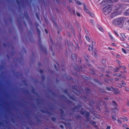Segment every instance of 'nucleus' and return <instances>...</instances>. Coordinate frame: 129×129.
<instances>
[{
    "label": "nucleus",
    "instance_id": "f257e3e1",
    "mask_svg": "<svg viewBox=\"0 0 129 129\" xmlns=\"http://www.w3.org/2000/svg\"><path fill=\"white\" fill-rule=\"evenodd\" d=\"M126 20V18L124 17L116 18L112 21L113 24L115 25H118L120 27H122Z\"/></svg>",
    "mask_w": 129,
    "mask_h": 129
},
{
    "label": "nucleus",
    "instance_id": "f03ea898",
    "mask_svg": "<svg viewBox=\"0 0 129 129\" xmlns=\"http://www.w3.org/2000/svg\"><path fill=\"white\" fill-rule=\"evenodd\" d=\"M104 4H105L102 5L101 2V5L103 6H105L103 9L104 14L105 15H107L111 12L112 10L111 7L112 6V5L107 2L105 3Z\"/></svg>",
    "mask_w": 129,
    "mask_h": 129
},
{
    "label": "nucleus",
    "instance_id": "7ed1b4c3",
    "mask_svg": "<svg viewBox=\"0 0 129 129\" xmlns=\"http://www.w3.org/2000/svg\"><path fill=\"white\" fill-rule=\"evenodd\" d=\"M118 0H103L102 2V4H105V3L106 2L108 3L109 4H110L113 2H118Z\"/></svg>",
    "mask_w": 129,
    "mask_h": 129
},
{
    "label": "nucleus",
    "instance_id": "20e7f679",
    "mask_svg": "<svg viewBox=\"0 0 129 129\" xmlns=\"http://www.w3.org/2000/svg\"><path fill=\"white\" fill-rule=\"evenodd\" d=\"M41 111L42 113L47 114L49 115V116H50L53 115L52 113L48 111V110L45 111L42 109L41 110Z\"/></svg>",
    "mask_w": 129,
    "mask_h": 129
},
{
    "label": "nucleus",
    "instance_id": "39448f33",
    "mask_svg": "<svg viewBox=\"0 0 129 129\" xmlns=\"http://www.w3.org/2000/svg\"><path fill=\"white\" fill-rule=\"evenodd\" d=\"M120 38L121 40L122 41H124L126 37L124 34L121 33L120 34Z\"/></svg>",
    "mask_w": 129,
    "mask_h": 129
},
{
    "label": "nucleus",
    "instance_id": "423d86ee",
    "mask_svg": "<svg viewBox=\"0 0 129 129\" xmlns=\"http://www.w3.org/2000/svg\"><path fill=\"white\" fill-rule=\"evenodd\" d=\"M123 5L121 4H118L116 5L115 6L116 9H118L120 8H122Z\"/></svg>",
    "mask_w": 129,
    "mask_h": 129
},
{
    "label": "nucleus",
    "instance_id": "0eeeda50",
    "mask_svg": "<svg viewBox=\"0 0 129 129\" xmlns=\"http://www.w3.org/2000/svg\"><path fill=\"white\" fill-rule=\"evenodd\" d=\"M120 119L121 121H122L125 122L127 121V119L126 117H123L122 118H120Z\"/></svg>",
    "mask_w": 129,
    "mask_h": 129
},
{
    "label": "nucleus",
    "instance_id": "6e6552de",
    "mask_svg": "<svg viewBox=\"0 0 129 129\" xmlns=\"http://www.w3.org/2000/svg\"><path fill=\"white\" fill-rule=\"evenodd\" d=\"M124 14L125 16L129 15V9L126 10V11L124 12Z\"/></svg>",
    "mask_w": 129,
    "mask_h": 129
},
{
    "label": "nucleus",
    "instance_id": "1a4fd4ad",
    "mask_svg": "<svg viewBox=\"0 0 129 129\" xmlns=\"http://www.w3.org/2000/svg\"><path fill=\"white\" fill-rule=\"evenodd\" d=\"M116 15V13L115 12H114L112 13H111V17L113 18Z\"/></svg>",
    "mask_w": 129,
    "mask_h": 129
},
{
    "label": "nucleus",
    "instance_id": "9d476101",
    "mask_svg": "<svg viewBox=\"0 0 129 129\" xmlns=\"http://www.w3.org/2000/svg\"><path fill=\"white\" fill-rule=\"evenodd\" d=\"M116 115H112V119L113 121L116 120Z\"/></svg>",
    "mask_w": 129,
    "mask_h": 129
},
{
    "label": "nucleus",
    "instance_id": "9b49d317",
    "mask_svg": "<svg viewBox=\"0 0 129 129\" xmlns=\"http://www.w3.org/2000/svg\"><path fill=\"white\" fill-rule=\"evenodd\" d=\"M38 117L37 116H36L35 117V119H36L37 122L39 124H40L41 123V121L40 120L38 119Z\"/></svg>",
    "mask_w": 129,
    "mask_h": 129
},
{
    "label": "nucleus",
    "instance_id": "f8f14e48",
    "mask_svg": "<svg viewBox=\"0 0 129 129\" xmlns=\"http://www.w3.org/2000/svg\"><path fill=\"white\" fill-rule=\"evenodd\" d=\"M71 58L72 59L75 60L76 59V55L74 54H72L71 55Z\"/></svg>",
    "mask_w": 129,
    "mask_h": 129
},
{
    "label": "nucleus",
    "instance_id": "ddd939ff",
    "mask_svg": "<svg viewBox=\"0 0 129 129\" xmlns=\"http://www.w3.org/2000/svg\"><path fill=\"white\" fill-rule=\"evenodd\" d=\"M22 92L24 93L28 94L29 93V92L28 90L26 89H24L22 91Z\"/></svg>",
    "mask_w": 129,
    "mask_h": 129
},
{
    "label": "nucleus",
    "instance_id": "4468645a",
    "mask_svg": "<svg viewBox=\"0 0 129 129\" xmlns=\"http://www.w3.org/2000/svg\"><path fill=\"white\" fill-rule=\"evenodd\" d=\"M92 44L90 45H89V48H93V46L95 44V43L93 41H92Z\"/></svg>",
    "mask_w": 129,
    "mask_h": 129
},
{
    "label": "nucleus",
    "instance_id": "2eb2a0df",
    "mask_svg": "<svg viewBox=\"0 0 129 129\" xmlns=\"http://www.w3.org/2000/svg\"><path fill=\"white\" fill-rule=\"evenodd\" d=\"M97 27L101 31L103 32L104 31L103 29L99 25H97Z\"/></svg>",
    "mask_w": 129,
    "mask_h": 129
},
{
    "label": "nucleus",
    "instance_id": "dca6fc26",
    "mask_svg": "<svg viewBox=\"0 0 129 129\" xmlns=\"http://www.w3.org/2000/svg\"><path fill=\"white\" fill-rule=\"evenodd\" d=\"M84 10L86 12L88 13L89 12V11L88 10L87 8L85 6H84Z\"/></svg>",
    "mask_w": 129,
    "mask_h": 129
},
{
    "label": "nucleus",
    "instance_id": "f3484780",
    "mask_svg": "<svg viewBox=\"0 0 129 129\" xmlns=\"http://www.w3.org/2000/svg\"><path fill=\"white\" fill-rule=\"evenodd\" d=\"M85 110L83 109H82L81 111H80V113L82 114H83L84 113H85Z\"/></svg>",
    "mask_w": 129,
    "mask_h": 129
},
{
    "label": "nucleus",
    "instance_id": "a211bd4d",
    "mask_svg": "<svg viewBox=\"0 0 129 129\" xmlns=\"http://www.w3.org/2000/svg\"><path fill=\"white\" fill-rule=\"evenodd\" d=\"M93 53L94 54V56L96 58L97 57V52L96 51H94L93 52Z\"/></svg>",
    "mask_w": 129,
    "mask_h": 129
},
{
    "label": "nucleus",
    "instance_id": "6ab92c4d",
    "mask_svg": "<svg viewBox=\"0 0 129 129\" xmlns=\"http://www.w3.org/2000/svg\"><path fill=\"white\" fill-rule=\"evenodd\" d=\"M121 83L123 87H125L126 86V84L124 83V81H121Z\"/></svg>",
    "mask_w": 129,
    "mask_h": 129
},
{
    "label": "nucleus",
    "instance_id": "aec40b11",
    "mask_svg": "<svg viewBox=\"0 0 129 129\" xmlns=\"http://www.w3.org/2000/svg\"><path fill=\"white\" fill-rule=\"evenodd\" d=\"M112 103L114 105L115 107H117V105L116 104V102L115 101H112Z\"/></svg>",
    "mask_w": 129,
    "mask_h": 129
},
{
    "label": "nucleus",
    "instance_id": "412c9836",
    "mask_svg": "<svg viewBox=\"0 0 129 129\" xmlns=\"http://www.w3.org/2000/svg\"><path fill=\"white\" fill-rule=\"evenodd\" d=\"M36 15L37 19L39 20H40V18L38 14L37 13H36Z\"/></svg>",
    "mask_w": 129,
    "mask_h": 129
},
{
    "label": "nucleus",
    "instance_id": "4be33fe9",
    "mask_svg": "<svg viewBox=\"0 0 129 129\" xmlns=\"http://www.w3.org/2000/svg\"><path fill=\"white\" fill-rule=\"evenodd\" d=\"M41 49V51H45V54H47V51L46 50V49Z\"/></svg>",
    "mask_w": 129,
    "mask_h": 129
},
{
    "label": "nucleus",
    "instance_id": "5701e85b",
    "mask_svg": "<svg viewBox=\"0 0 129 129\" xmlns=\"http://www.w3.org/2000/svg\"><path fill=\"white\" fill-rule=\"evenodd\" d=\"M109 36L110 37V39L112 40L113 41L114 40V39H113V38L111 34H109Z\"/></svg>",
    "mask_w": 129,
    "mask_h": 129
},
{
    "label": "nucleus",
    "instance_id": "b1692460",
    "mask_svg": "<svg viewBox=\"0 0 129 129\" xmlns=\"http://www.w3.org/2000/svg\"><path fill=\"white\" fill-rule=\"evenodd\" d=\"M85 38H86V39L87 40V41L88 42H89L90 41V39L89 38V37L87 36H85Z\"/></svg>",
    "mask_w": 129,
    "mask_h": 129
},
{
    "label": "nucleus",
    "instance_id": "393cba45",
    "mask_svg": "<svg viewBox=\"0 0 129 129\" xmlns=\"http://www.w3.org/2000/svg\"><path fill=\"white\" fill-rule=\"evenodd\" d=\"M117 121L119 124L121 125L122 124L121 121V120H120L119 119H118Z\"/></svg>",
    "mask_w": 129,
    "mask_h": 129
},
{
    "label": "nucleus",
    "instance_id": "a878e982",
    "mask_svg": "<svg viewBox=\"0 0 129 129\" xmlns=\"http://www.w3.org/2000/svg\"><path fill=\"white\" fill-rule=\"evenodd\" d=\"M51 120L53 121H55L56 120L55 118L54 117H52L51 118Z\"/></svg>",
    "mask_w": 129,
    "mask_h": 129
},
{
    "label": "nucleus",
    "instance_id": "bb28decb",
    "mask_svg": "<svg viewBox=\"0 0 129 129\" xmlns=\"http://www.w3.org/2000/svg\"><path fill=\"white\" fill-rule=\"evenodd\" d=\"M77 3L78 5H81L82 4V3L79 1H77Z\"/></svg>",
    "mask_w": 129,
    "mask_h": 129
},
{
    "label": "nucleus",
    "instance_id": "cd10ccee",
    "mask_svg": "<svg viewBox=\"0 0 129 129\" xmlns=\"http://www.w3.org/2000/svg\"><path fill=\"white\" fill-rule=\"evenodd\" d=\"M41 78L42 79V80L43 81H44L45 79V76L44 75H42L41 76Z\"/></svg>",
    "mask_w": 129,
    "mask_h": 129
},
{
    "label": "nucleus",
    "instance_id": "c85d7f7f",
    "mask_svg": "<svg viewBox=\"0 0 129 129\" xmlns=\"http://www.w3.org/2000/svg\"><path fill=\"white\" fill-rule=\"evenodd\" d=\"M11 121H12V122L13 123H15L16 122L15 120V119L14 118H12L11 119Z\"/></svg>",
    "mask_w": 129,
    "mask_h": 129
},
{
    "label": "nucleus",
    "instance_id": "c756f323",
    "mask_svg": "<svg viewBox=\"0 0 129 129\" xmlns=\"http://www.w3.org/2000/svg\"><path fill=\"white\" fill-rule=\"evenodd\" d=\"M127 127V125L126 124H124L122 126L123 128H126Z\"/></svg>",
    "mask_w": 129,
    "mask_h": 129
},
{
    "label": "nucleus",
    "instance_id": "7c9ffc66",
    "mask_svg": "<svg viewBox=\"0 0 129 129\" xmlns=\"http://www.w3.org/2000/svg\"><path fill=\"white\" fill-rule=\"evenodd\" d=\"M69 98L73 100H75V98L73 96H70L69 97Z\"/></svg>",
    "mask_w": 129,
    "mask_h": 129
},
{
    "label": "nucleus",
    "instance_id": "2f4dec72",
    "mask_svg": "<svg viewBox=\"0 0 129 129\" xmlns=\"http://www.w3.org/2000/svg\"><path fill=\"white\" fill-rule=\"evenodd\" d=\"M25 114L26 115V117L27 118H28V117L30 116V114L29 113H28L27 114Z\"/></svg>",
    "mask_w": 129,
    "mask_h": 129
},
{
    "label": "nucleus",
    "instance_id": "473e14b6",
    "mask_svg": "<svg viewBox=\"0 0 129 129\" xmlns=\"http://www.w3.org/2000/svg\"><path fill=\"white\" fill-rule=\"evenodd\" d=\"M92 17H93L94 15L92 13H91L90 12L88 13Z\"/></svg>",
    "mask_w": 129,
    "mask_h": 129
},
{
    "label": "nucleus",
    "instance_id": "72a5a7b5",
    "mask_svg": "<svg viewBox=\"0 0 129 129\" xmlns=\"http://www.w3.org/2000/svg\"><path fill=\"white\" fill-rule=\"evenodd\" d=\"M90 122L91 124H96V123L93 121H91Z\"/></svg>",
    "mask_w": 129,
    "mask_h": 129
},
{
    "label": "nucleus",
    "instance_id": "f704fd0d",
    "mask_svg": "<svg viewBox=\"0 0 129 129\" xmlns=\"http://www.w3.org/2000/svg\"><path fill=\"white\" fill-rule=\"evenodd\" d=\"M37 30L38 31V33L39 34V35H40V30L38 28V26H37Z\"/></svg>",
    "mask_w": 129,
    "mask_h": 129
},
{
    "label": "nucleus",
    "instance_id": "c9c22d12",
    "mask_svg": "<svg viewBox=\"0 0 129 129\" xmlns=\"http://www.w3.org/2000/svg\"><path fill=\"white\" fill-rule=\"evenodd\" d=\"M122 51L124 53L126 54V51L124 49H122Z\"/></svg>",
    "mask_w": 129,
    "mask_h": 129
},
{
    "label": "nucleus",
    "instance_id": "e433bc0d",
    "mask_svg": "<svg viewBox=\"0 0 129 129\" xmlns=\"http://www.w3.org/2000/svg\"><path fill=\"white\" fill-rule=\"evenodd\" d=\"M85 114L86 115H87V116L89 115H90V113L89 112H85Z\"/></svg>",
    "mask_w": 129,
    "mask_h": 129
},
{
    "label": "nucleus",
    "instance_id": "4c0bfd02",
    "mask_svg": "<svg viewBox=\"0 0 129 129\" xmlns=\"http://www.w3.org/2000/svg\"><path fill=\"white\" fill-rule=\"evenodd\" d=\"M116 75L117 76L119 77L121 76V75L120 74L117 73L116 74Z\"/></svg>",
    "mask_w": 129,
    "mask_h": 129
},
{
    "label": "nucleus",
    "instance_id": "58836bf2",
    "mask_svg": "<svg viewBox=\"0 0 129 129\" xmlns=\"http://www.w3.org/2000/svg\"><path fill=\"white\" fill-rule=\"evenodd\" d=\"M36 100L37 101V104H40V101H39V100L38 99H36Z\"/></svg>",
    "mask_w": 129,
    "mask_h": 129
},
{
    "label": "nucleus",
    "instance_id": "ea45409f",
    "mask_svg": "<svg viewBox=\"0 0 129 129\" xmlns=\"http://www.w3.org/2000/svg\"><path fill=\"white\" fill-rule=\"evenodd\" d=\"M116 57L118 58H119V59H120L121 58L120 56L118 55H116Z\"/></svg>",
    "mask_w": 129,
    "mask_h": 129
},
{
    "label": "nucleus",
    "instance_id": "a19ab883",
    "mask_svg": "<svg viewBox=\"0 0 129 129\" xmlns=\"http://www.w3.org/2000/svg\"><path fill=\"white\" fill-rule=\"evenodd\" d=\"M121 1H122V2H129V0H122Z\"/></svg>",
    "mask_w": 129,
    "mask_h": 129
},
{
    "label": "nucleus",
    "instance_id": "79ce46f5",
    "mask_svg": "<svg viewBox=\"0 0 129 129\" xmlns=\"http://www.w3.org/2000/svg\"><path fill=\"white\" fill-rule=\"evenodd\" d=\"M39 72L41 74H42L43 72V71L42 70H39Z\"/></svg>",
    "mask_w": 129,
    "mask_h": 129
},
{
    "label": "nucleus",
    "instance_id": "37998d69",
    "mask_svg": "<svg viewBox=\"0 0 129 129\" xmlns=\"http://www.w3.org/2000/svg\"><path fill=\"white\" fill-rule=\"evenodd\" d=\"M117 86L118 87L120 88H121L122 87V86L120 84H118L117 85Z\"/></svg>",
    "mask_w": 129,
    "mask_h": 129
},
{
    "label": "nucleus",
    "instance_id": "c03bdc74",
    "mask_svg": "<svg viewBox=\"0 0 129 129\" xmlns=\"http://www.w3.org/2000/svg\"><path fill=\"white\" fill-rule=\"evenodd\" d=\"M32 106L35 109L36 108V106L35 104H33L32 105Z\"/></svg>",
    "mask_w": 129,
    "mask_h": 129
},
{
    "label": "nucleus",
    "instance_id": "a18cd8bd",
    "mask_svg": "<svg viewBox=\"0 0 129 129\" xmlns=\"http://www.w3.org/2000/svg\"><path fill=\"white\" fill-rule=\"evenodd\" d=\"M59 30L60 31H61L62 30V28L61 26H59V28H58Z\"/></svg>",
    "mask_w": 129,
    "mask_h": 129
},
{
    "label": "nucleus",
    "instance_id": "49530a36",
    "mask_svg": "<svg viewBox=\"0 0 129 129\" xmlns=\"http://www.w3.org/2000/svg\"><path fill=\"white\" fill-rule=\"evenodd\" d=\"M32 92L33 93H35V90L34 89H32Z\"/></svg>",
    "mask_w": 129,
    "mask_h": 129
},
{
    "label": "nucleus",
    "instance_id": "de8ad7c7",
    "mask_svg": "<svg viewBox=\"0 0 129 129\" xmlns=\"http://www.w3.org/2000/svg\"><path fill=\"white\" fill-rule=\"evenodd\" d=\"M77 16L79 17H80L81 15L80 13H79L77 12Z\"/></svg>",
    "mask_w": 129,
    "mask_h": 129
},
{
    "label": "nucleus",
    "instance_id": "09e8293b",
    "mask_svg": "<svg viewBox=\"0 0 129 129\" xmlns=\"http://www.w3.org/2000/svg\"><path fill=\"white\" fill-rule=\"evenodd\" d=\"M90 22L92 24L93 23V21L92 20H90Z\"/></svg>",
    "mask_w": 129,
    "mask_h": 129
},
{
    "label": "nucleus",
    "instance_id": "8fccbe9b",
    "mask_svg": "<svg viewBox=\"0 0 129 129\" xmlns=\"http://www.w3.org/2000/svg\"><path fill=\"white\" fill-rule=\"evenodd\" d=\"M106 89L110 91L111 90L110 88H109V87H107L106 88Z\"/></svg>",
    "mask_w": 129,
    "mask_h": 129
},
{
    "label": "nucleus",
    "instance_id": "3c124183",
    "mask_svg": "<svg viewBox=\"0 0 129 129\" xmlns=\"http://www.w3.org/2000/svg\"><path fill=\"white\" fill-rule=\"evenodd\" d=\"M67 34L69 37H71V35L70 33L69 32H67Z\"/></svg>",
    "mask_w": 129,
    "mask_h": 129
},
{
    "label": "nucleus",
    "instance_id": "603ef678",
    "mask_svg": "<svg viewBox=\"0 0 129 129\" xmlns=\"http://www.w3.org/2000/svg\"><path fill=\"white\" fill-rule=\"evenodd\" d=\"M68 9L69 11L71 12V9L69 7H68Z\"/></svg>",
    "mask_w": 129,
    "mask_h": 129
},
{
    "label": "nucleus",
    "instance_id": "864d4df0",
    "mask_svg": "<svg viewBox=\"0 0 129 129\" xmlns=\"http://www.w3.org/2000/svg\"><path fill=\"white\" fill-rule=\"evenodd\" d=\"M110 126H108L106 128V129H110Z\"/></svg>",
    "mask_w": 129,
    "mask_h": 129
},
{
    "label": "nucleus",
    "instance_id": "5fc2aeb1",
    "mask_svg": "<svg viewBox=\"0 0 129 129\" xmlns=\"http://www.w3.org/2000/svg\"><path fill=\"white\" fill-rule=\"evenodd\" d=\"M114 71L115 72H118V70L117 69H115V70Z\"/></svg>",
    "mask_w": 129,
    "mask_h": 129
},
{
    "label": "nucleus",
    "instance_id": "6e6d98bb",
    "mask_svg": "<svg viewBox=\"0 0 129 129\" xmlns=\"http://www.w3.org/2000/svg\"><path fill=\"white\" fill-rule=\"evenodd\" d=\"M84 58L86 60H88V57L87 56H85Z\"/></svg>",
    "mask_w": 129,
    "mask_h": 129
},
{
    "label": "nucleus",
    "instance_id": "4d7b16f0",
    "mask_svg": "<svg viewBox=\"0 0 129 129\" xmlns=\"http://www.w3.org/2000/svg\"><path fill=\"white\" fill-rule=\"evenodd\" d=\"M114 31L115 34L118 37L119 36V35L117 33L116 31Z\"/></svg>",
    "mask_w": 129,
    "mask_h": 129
},
{
    "label": "nucleus",
    "instance_id": "13d9d810",
    "mask_svg": "<svg viewBox=\"0 0 129 129\" xmlns=\"http://www.w3.org/2000/svg\"><path fill=\"white\" fill-rule=\"evenodd\" d=\"M23 50L22 51H24L25 53H26V49H23Z\"/></svg>",
    "mask_w": 129,
    "mask_h": 129
},
{
    "label": "nucleus",
    "instance_id": "bf43d9fd",
    "mask_svg": "<svg viewBox=\"0 0 129 129\" xmlns=\"http://www.w3.org/2000/svg\"><path fill=\"white\" fill-rule=\"evenodd\" d=\"M45 31L46 34H48V31H47V30L46 29H45Z\"/></svg>",
    "mask_w": 129,
    "mask_h": 129
},
{
    "label": "nucleus",
    "instance_id": "052dcab7",
    "mask_svg": "<svg viewBox=\"0 0 129 129\" xmlns=\"http://www.w3.org/2000/svg\"><path fill=\"white\" fill-rule=\"evenodd\" d=\"M121 62L119 60L118 61V63L119 65H120V64L121 63Z\"/></svg>",
    "mask_w": 129,
    "mask_h": 129
},
{
    "label": "nucleus",
    "instance_id": "680f3d73",
    "mask_svg": "<svg viewBox=\"0 0 129 129\" xmlns=\"http://www.w3.org/2000/svg\"><path fill=\"white\" fill-rule=\"evenodd\" d=\"M50 73H51V74H54L53 71H50Z\"/></svg>",
    "mask_w": 129,
    "mask_h": 129
},
{
    "label": "nucleus",
    "instance_id": "e2e57ef3",
    "mask_svg": "<svg viewBox=\"0 0 129 129\" xmlns=\"http://www.w3.org/2000/svg\"><path fill=\"white\" fill-rule=\"evenodd\" d=\"M122 68L123 69H126V68L124 66H122Z\"/></svg>",
    "mask_w": 129,
    "mask_h": 129
},
{
    "label": "nucleus",
    "instance_id": "0e129e2a",
    "mask_svg": "<svg viewBox=\"0 0 129 129\" xmlns=\"http://www.w3.org/2000/svg\"><path fill=\"white\" fill-rule=\"evenodd\" d=\"M7 56L8 58V59H10V57L8 54H7Z\"/></svg>",
    "mask_w": 129,
    "mask_h": 129
},
{
    "label": "nucleus",
    "instance_id": "69168bd1",
    "mask_svg": "<svg viewBox=\"0 0 129 129\" xmlns=\"http://www.w3.org/2000/svg\"><path fill=\"white\" fill-rule=\"evenodd\" d=\"M115 80L116 81H118L119 80V79L117 78H115Z\"/></svg>",
    "mask_w": 129,
    "mask_h": 129
},
{
    "label": "nucleus",
    "instance_id": "338daca9",
    "mask_svg": "<svg viewBox=\"0 0 129 129\" xmlns=\"http://www.w3.org/2000/svg\"><path fill=\"white\" fill-rule=\"evenodd\" d=\"M3 125V123L2 122L0 121V126H1Z\"/></svg>",
    "mask_w": 129,
    "mask_h": 129
},
{
    "label": "nucleus",
    "instance_id": "774afa93",
    "mask_svg": "<svg viewBox=\"0 0 129 129\" xmlns=\"http://www.w3.org/2000/svg\"><path fill=\"white\" fill-rule=\"evenodd\" d=\"M73 13L74 14H75V12L74 10H73Z\"/></svg>",
    "mask_w": 129,
    "mask_h": 129
}]
</instances>
